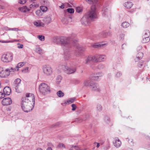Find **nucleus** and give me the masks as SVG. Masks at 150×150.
<instances>
[{
    "label": "nucleus",
    "mask_w": 150,
    "mask_h": 150,
    "mask_svg": "<svg viewBox=\"0 0 150 150\" xmlns=\"http://www.w3.org/2000/svg\"><path fill=\"white\" fill-rule=\"evenodd\" d=\"M122 75V73L120 71H117L115 74V77L118 78L120 77Z\"/></svg>",
    "instance_id": "obj_44"
},
{
    "label": "nucleus",
    "mask_w": 150,
    "mask_h": 150,
    "mask_svg": "<svg viewBox=\"0 0 150 150\" xmlns=\"http://www.w3.org/2000/svg\"><path fill=\"white\" fill-rule=\"evenodd\" d=\"M26 0H19V3L21 4H23L26 3Z\"/></svg>",
    "instance_id": "obj_54"
},
{
    "label": "nucleus",
    "mask_w": 150,
    "mask_h": 150,
    "mask_svg": "<svg viewBox=\"0 0 150 150\" xmlns=\"http://www.w3.org/2000/svg\"><path fill=\"white\" fill-rule=\"evenodd\" d=\"M70 150H82L79 147L76 146H72Z\"/></svg>",
    "instance_id": "obj_41"
},
{
    "label": "nucleus",
    "mask_w": 150,
    "mask_h": 150,
    "mask_svg": "<svg viewBox=\"0 0 150 150\" xmlns=\"http://www.w3.org/2000/svg\"><path fill=\"white\" fill-rule=\"evenodd\" d=\"M36 14L38 16H40L41 15V13L40 10H37L35 12Z\"/></svg>",
    "instance_id": "obj_51"
},
{
    "label": "nucleus",
    "mask_w": 150,
    "mask_h": 150,
    "mask_svg": "<svg viewBox=\"0 0 150 150\" xmlns=\"http://www.w3.org/2000/svg\"><path fill=\"white\" fill-rule=\"evenodd\" d=\"M47 150H52V149L51 148L49 147L47 148Z\"/></svg>",
    "instance_id": "obj_64"
},
{
    "label": "nucleus",
    "mask_w": 150,
    "mask_h": 150,
    "mask_svg": "<svg viewBox=\"0 0 150 150\" xmlns=\"http://www.w3.org/2000/svg\"><path fill=\"white\" fill-rule=\"evenodd\" d=\"M125 34L121 33H120L118 36V37L120 40H123L124 38Z\"/></svg>",
    "instance_id": "obj_40"
},
{
    "label": "nucleus",
    "mask_w": 150,
    "mask_h": 150,
    "mask_svg": "<svg viewBox=\"0 0 150 150\" xmlns=\"http://www.w3.org/2000/svg\"><path fill=\"white\" fill-rule=\"evenodd\" d=\"M34 25L36 27H43L44 24L42 23L40 21H35L33 22Z\"/></svg>",
    "instance_id": "obj_25"
},
{
    "label": "nucleus",
    "mask_w": 150,
    "mask_h": 150,
    "mask_svg": "<svg viewBox=\"0 0 150 150\" xmlns=\"http://www.w3.org/2000/svg\"><path fill=\"white\" fill-rule=\"evenodd\" d=\"M93 9L91 8V10L88 13L86 14V15L88 16V17L91 20H93V19H96L97 18V15L94 7H93Z\"/></svg>",
    "instance_id": "obj_8"
},
{
    "label": "nucleus",
    "mask_w": 150,
    "mask_h": 150,
    "mask_svg": "<svg viewBox=\"0 0 150 150\" xmlns=\"http://www.w3.org/2000/svg\"><path fill=\"white\" fill-rule=\"evenodd\" d=\"M22 100L21 107L24 112H28L33 110L35 102L34 94L27 93L25 94V96L22 98Z\"/></svg>",
    "instance_id": "obj_1"
},
{
    "label": "nucleus",
    "mask_w": 150,
    "mask_h": 150,
    "mask_svg": "<svg viewBox=\"0 0 150 150\" xmlns=\"http://www.w3.org/2000/svg\"><path fill=\"white\" fill-rule=\"evenodd\" d=\"M59 40H60V38L57 36L54 37L53 38V42L57 44H58L59 43Z\"/></svg>",
    "instance_id": "obj_38"
},
{
    "label": "nucleus",
    "mask_w": 150,
    "mask_h": 150,
    "mask_svg": "<svg viewBox=\"0 0 150 150\" xmlns=\"http://www.w3.org/2000/svg\"><path fill=\"white\" fill-rule=\"evenodd\" d=\"M51 18L50 16H48L45 17L43 19V21L46 24H48L51 22Z\"/></svg>",
    "instance_id": "obj_21"
},
{
    "label": "nucleus",
    "mask_w": 150,
    "mask_h": 150,
    "mask_svg": "<svg viewBox=\"0 0 150 150\" xmlns=\"http://www.w3.org/2000/svg\"><path fill=\"white\" fill-rule=\"evenodd\" d=\"M16 71L15 68L9 67L6 69L4 68L0 67V77L2 78H6L12 72H14Z\"/></svg>",
    "instance_id": "obj_3"
},
{
    "label": "nucleus",
    "mask_w": 150,
    "mask_h": 150,
    "mask_svg": "<svg viewBox=\"0 0 150 150\" xmlns=\"http://www.w3.org/2000/svg\"><path fill=\"white\" fill-rule=\"evenodd\" d=\"M91 20L88 17V16L85 15L81 18V21L82 24L85 25H88L91 23Z\"/></svg>",
    "instance_id": "obj_10"
},
{
    "label": "nucleus",
    "mask_w": 150,
    "mask_h": 150,
    "mask_svg": "<svg viewBox=\"0 0 150 150\" xmlns=\"http://www.w3.org/2000/svg\"><path fill=\"white\" fill-rule=\"evenodd\" d=\"M57 94L59 97L60 98L63 97L64 95V93L61 91H59L57 92Z\"/></svg>",
    "instance_id": "obj_39"
},
{
    "label": "nucleus",
    "mask_w": 150,
    "mask_h": 150,
    "mask_svg": "<svg viewBox=\"0 0 150 150\" xmlns=\"http://www.w3.org/2000/svg\"><path fill=\"white\" fill-rule=\"evenodd\" d=\"M67 11L70 13H74V10L72 8H68L67 9Z\"/></svg>",
    "instance_id": "obj_48"
},
{
    "label": "nucleus",
    "mask_w": 150,
    "mask_h": 150,
    "mask_svg": "<svg viewBox=\"0 0 150 150\" xmlns=\"http://www.w3.org/2000/svg\"><path fill=\"white\" fill-rule=\"evenodd\" d=\"M129 23L127 22H124L122 24V26L124 28H127L129 26Z\"/></svg>",
    "instance_id": "obj_36"
},
{
    "label": "nucleus",
    "mask_w": 150,
    "mask_h": 150,
    "mask_svg": "<svg viewBox=\"0 0 150 150\" xmlns=\"http://www.w3.org/2000/svg\"><path fill=\"white\" fill-rule=\"evenodd\" d=\"M13 56L12 54L8 53L3 54L1 57V60L4 62H8L12 61Z\"/></svg>",
    "instance_id": "obj_7"
},
{
    "label": "nucleus",
    "mask_w": 150,
    "mask_h": 150,
    "mask_svg": "<svg viewBox=\"0 0 150 150\" xmlns=\"http://www.w3.org/2000/svg\"><path fill=\"white\" fill-rule=\"evenodd\" d=\"M18 41V40H14V41H2L1 42L3 43H8L10 42H12L13 41Z\"/></svg>",
    "instance_id": "obj_57"
},
{
    "label": "nucleus",
    "mask_w": 150,
    "mask_h": 150,
    "mask_svg": "<svg viewBox=\"0 0 150 150\" xmlns=\"http://www.w3.org/2000/svg\"><path fill=\"white\" fill-rule=\"evenodd\" d=\"M111 35V33L110 31H108V32H103L100 33L98 34V37L102 38H104L107 37L108 36H110Z\"/></svg>",
    "instance_id": "obj_17"
},
{
    "label": "nucleus",
    "mask_w": 150,
    "mask_h": 150,
    "mask_svg": "<svg viewBox=\"0 0 150 150\" xmlns=\"http://www.w3.org/2000/svg\"><path fill=\"white\" fill-rule=\"evenodd\" d=\"M144 62V61H142L141 62H140L138 64V66L139 67H141L143 65V63Z\"/></svg>",
    "instance_id": "obj_59"
},
{
    "label": "nucleus",
    "mask_w": 150,
    "mask_h": 150,
    "mask_svg": "<svg viewBox=\"0 0 150 150\" xmlns=\"http://www.w3.org/2000/svg\"><path fill=\"white\" fill-rule=\"evenodd\" d=\"M12 101L9 98H5L2 101V103L4 105H8L12 103Z\"/></svg>",
    "instance_id": "obj_13"
},
{
    "label": "nucleus",
    "mask_w": 150,
    "mask_h": 150,
    "mask_svg": "<svg viewBox=\"0 0 150 150\" xmlns=\"http://www.w3.org/2000/svg\"><path fill=\"white\" fill-rule=\"evenodd\" d=\"M5 30H12L14 31H18L19 29L18 28H10L7 27L6 28Z\"/></svg>",
    "instance_id": "obj_42"
},
{
    "label": "nucleus",
    "mask_w": 150,
    "mask_h": 150,
    "mask_svg": "<svg viewBox=\"0 0 150 150\" xmlns=\"http://www.w3.org/2000/svg\"><path fill=\"white\" fill-rule=\"evenodd\" d=\"M150 35V33L149 30H146L144 32V34L142 36L143 37H149Z\"/></svg>",
    "instance_id": "obj_33"
},
{
    "label": "nucleus",
    "mask_w": 150,
    "mask_h": 150,
    "mask_svg": "<svg viewBox=\"0 0 150 150\" xmlns=\"http://www.w3.org/2000/svg\"><path fill=\"white\" fill-rule=\"evenodd\" d=\"M86 1L90 4H92L93 3L92 0H86Z\"/></svg>",
    "instance_id": "obj_62"
},
{
    "label": "nucleus",
    "mask_w": 150,
    "mask_h": 150,
    "mask_svg": "<svg viewBox=\"0 0 150 150\" xmlns=\"http://www.w3.org/2000/svg\"><path fill=\"white\" fill-rule=\"evenodd\" d=\"M83 50L82 48L80 46L77 47V49L76 50V55L77 57H79L81 54L82 52L83 51Z\"/></svg>",
    "instance_id": "obj_19"
},
{
    "label": "nucleus",
    "mask_w": 150,
    "mask_h": 150,
    "mask_svg": "<svg viewBox=\"0 0 150 150\" xmlns=\"http://www.w3.org/2000/svg\"><path fill=\"white\" fill-rule=\"evenodd\" d=\"M91 57L92 59H91L92 62H98L97 54L93 56H91Z\"/></svg>",
    "instance_id": "obj_37"
},
{
    "label": "nucleus",
    "mask_w": 150,
    "mask_h": 150,
    "mask_svg": "<svg viewBox=\"0 0 150 150\" xmlns=\"http://www.w3.org/2000/svg\"><path fill=\"white\" fill-rule=\"evenodd\" d=\"M42 69L44 74L47 76L50 75L52 73V69L50 66L49 65H43Z\"/></svg>",
    "instance_id": "obj_9"
},
{
    "label": "nucleus",
    "mask_w": 150,
    "mask_h": 150,
    "mask_svg": "<svg viewBox=\"0 0 150 150\" xmlns=\"http://www.w3.org/2000/svg\"><path fill=\"white\" fill-rule=\"evenodd\" d=\"M40 9L43 12H45L47 11L48 9L47 7L44 6H41L40 7Z\"/></svg>",
    "instance_id": "obj_43"
},
{
    "label": "nucleus",
    "mask_w": 150,
    "mask_h": 150,
    "mask_svg": "<svg viewBox=\"0 0 150 150\" xmlns=\"http://www.w3.org/2000/svg\"><path fill=\"white\" fill-rule=\"evenodd\" d=\"M5 95L4 93H3L1 92H0V98H4Z\"/></svg>",
    "instance_id": "obj_55"
},
{
    "label": "nucleus",
    "mask_w": 150,
    "mask_h": 150,
    "mask_svg": "<svg viewBox=\"0 0 150 150\" xmlns=\"http://www.w3.org/2000/svg\"><path fill=\"white\" fill-rule=\"evenodd\" d=\"M76 34H74V33H72L71 34V36L69 38L70 39V38L73 39L74 38H75L76 37Z\"/></svg>",
    "instance_id": "obj_58"
},
{
    "label": "nucleus",
    "mask_w": 150,
    "mask_h": 150,
    "mask_svg": "<svg viewBox=\"0 0 150 150\" xmlns=\"http://www.w3.org/2000/svg\"><path fill=\"white\" fill-rule=\"evenodd\" d=\"M39 6V4L36 3L35 2H33L29 6V8L30 9H34Z\"/></svg>",
    "instance_id": "obj_28"
},
{
    "label": "nucleus",
    "mask_w": 150,
    "mask_h": 150,
    "mask_svg": "<svg viewBox=\"0 0 150 150\" xmlns=\"http://www.w3.org/2000/svg\"><path fill=\"white\" fill-rule=\"evenodd\" d=\"M38 38L41 41H43L45 40V37L43 35H38Z\"/></svg>",
    "instance_id": "obj_46"
},
{
    "label": "nucleus",
    "mask_w": 150,
    "mask_h": 150,
    "mask_svg": "<svg viewBox=\"0 0 150 150\" xmlns=\"http://www.w3.org/2000/svg\"><path fill=\"white\" fill-rule=\"evenodd\" d=\"M24 64V62H21L18 64L17 66L15 68L16 70L17 69V71H18V68H21L23 67Z\"/></svg>",
    "instance_id": "obj_34"
},
{
    "label": "nucleus",
    "mask_w": 150,
    "mask_h": 150,
    "mask_svg": "<svg viewBox=\"0 0 150 150\" xmlns=\"http://www.w3.org/2000/svg\"><path fill=\"white\" fill-rule=\"evenodd\" d=\"M90 86L91 87V90L92 91L99 92L100 91L98 85L96 83H91Z\"/></svg>",
    "instance_id": "obj_12"
},
{
    "label": "nucleus",
    "mask_w": 150,
    "mask_h": 150,
    "mask_svg": "<svg viewBox=\"0 0 150 150\" xmlns=\"http://www.w3.org/2000/svg\"><path fill=\"white\" fill-rule=\"evenodd\" d=\"M105 67V66L104 64H100L98 65V68L100 69H103Z\"/></svg>",
    "instance_id": "obj_49"
},
{
    "label": "nucleus",
    "mask_w": 150,
    "mask_h": 150,
    "mask_svg": "<svg viewBox=\"0 0 150 150\" xmlns=\"http://www.w3.org/2000/svg\"><path fill=\"white\" fill-rule=\"evenodd\" d=\"M28 67H27L24 69L23 70H22V72L26 73L28 71Z\"/></svg>",
    "instance_id": "obj_52"
},
{
    "label": "nucleus",
    "mask_w": 150,
    "mask_h": 150,
    "mask_svg": "<svg viewBox=\"0 0 150 150\" xmlns=\"http://www.w3.org/2000/svg\"><path fill=\"white\" fill-rule=\"evenodd\" d=\"M91 56H89L85 58V63L86 64H88L91 61Z\"/></svg>",
    "instance_id": "obj_35"
},
{
    "label": "nucleus",
    "mask_w": 150,
    "mask_h": 150,
    "mask_svg": "<svg viewBox=\"0 0 150 150\" xmlns=\"http://www.w3.org/2000/svg\"><path fill=\"white\" fill-rule=\"evenodd\" d=\"M105 121L107 122H109L110 121L109 119L107 117H105Z\"/></svg>",
    "instance_id": "obj_63"
},
{
    "label": "nucleus",
    "mask_w": 150,
    "mask_h": 150,
    "mask_svg": "<svg viewBox=\"0 0 150 150\" xmlns=\"http://www.w3.org/2000/svg\"><path fill=\"white\" fill-rule=\"evenodd\" d=\"M128 142L132 144H134V142H133V140L132 139H129L128 140Z\"/></svg>",
    "instance_id": "obj_61"
},
{
    "label": "nucleus",
    "mask_w": 150,
    "mask_h": 150,
    "mask_svg": "<svg viewBox=\"0 0 150 150\" xmlns=\"http://www.w3.org/2000/svg\"><path fill=\"white\" fill-rule=\"evenodd\" d=\"M17 45H18L17 47L18 48H19V49L22 48L23 47V45L22 44L18 43Z\"/></svg>",
    "instance_id": "obj_56"
},
{
    "label": "nucleus",
    "mask_w": 150,
    "mask_h": 150,
    "mask_svg": "<svg viewBox=\"0 0 150 150\" xmlns=\"http://www.w3.org/2000/svg\"><path fill=\"white\" fill-rule=\"evenodd\" d=\"M18 9L20 11L23 12L28 11L30 10L29 8H27L26 6H24L22 7L19 8Z\"/></svg>",
    "instance_id": "obj_27"
},
{
    "label": "nucleus",
    "mask_w": 150,
    "mask_h": 150,
    "mask_svg": "<svg viewBox=\"0 0 150 150\" xmlns=\"http://www.w3.org/2000/svg\"><path fill=\"white\" fill-rule=\"evenodd\" d=\"M150 40L149 37H143L142 42L143 43H146L149 42Z\"/></svg>",
    "instance_id": "obj_30"
},
{
    "label": "nucleus",
    "mask_w": 150,
    "mask_h": 150,
    "mask_svg": "<svg viewBox=\"0 0 150 150\" xmlns=\"http://www.w3.org/2000/svg\"><path fill=\"white\" fill-rule=\"evenodd\" d=\"M103 16L105 17H108L110 16V10L106 8H103L102 11Z\"/></svg>",
    "instance_id": "obj_11"
},
{
    "label": "nucleus",
    "mask_w": 150,
    "mask_h": 150,
    "mask_svg": "<svg viewBox=\"0 0 150 150\" xmlns=\"http://www.w3.org/2000/svg\"><path fill=\"white\" fill-rule=\"evenodd\" d=\"M71 18L70 17L65 16L62 19V21L64 24H67L69 22V21L70 20H71Z\"/></svg>",
    "instance_id": "obj_22"
},
{
    "label": "nucleus",
    "mask_w": 150,
    "mask_h": 150,
    "mask_svg": "<svg viewBox=\"0 0 150 150\" xmlns=\"http://www.w3.org/2000/svg\"><path fill=\"white\" fill-rule=\"evenodd\" d=\"M114 146L117 148L120 147L122 144L121 142L117 137H115L114 139V141L113 142Z\"/></svg>",
    "instance_id": "obj_14"
},
{
    "label": "nucleus",
    "mask_w": 150,
    "mask_h": 150,
    "mask_svg": "<svg viewBox=\"0 0 150 150\" xmlns=\"http://www.w3.org/2000/svg\"><path fill=\"white\" fill-rule=\"evenodd\" d=\"M40 92L42 94L45 95L50 91V88L45 83H41L39 86Z\"/></svg>",
    "instance_id": "obj_4"
},
{
    "label": "nucleus",
    "mask_w": 150,
    "mask_h": 150,
    "mask_svg": "<svg viewBox=\"0 0 150 150\" xmlns=\"http://www.w3.org/2000/svg\"><path fill=\"white\" fill-rule=\"evenodd\" d=\"M21 80L19 79H17L14 81L13 84V87L14 88L16 92L19 93L22 91L21 88Z\"/></svg>",
    "instance_id": "obj_5"
},
{
    "label": "nucleus",
    "mask_w": 150,
    "mask_h": 150,
    "mask_svg": "<svg viewBox=\"0 0 150 150\" xmlns=\"http://www.w3.org/2000/svg\"><path fill=\"white\" fill-rule=\"evenodd\" d=\"M35 51L37 53L40 54H42L43 53L42 50L39 46L36 47Z\"/></svg>",
    "instance_id": "obj_29"
},
{
    "label": "nucleus",
    "mask_w": 150,
    "mask_h": 150,
    "mask_svg": "<svg viewBox=\"0 0 150 150\" xmlns=\"http://www.w3.org/2000/svg\"><path fill=\"white\" fill-rule=\"evenodd\" d=\"M60 40L64 51V58L66 60H68L70 58L71 56L70 38L69 37H61L60 38Z\"/></svg>",
    "instance_id": "obj_2"
},
{
    "label": "nucleus",
    "mask_w": 150,
    "mask_h": 150,
    "mask_svg": "<svg viewBox=\"0 0 150 150\" xmlns=\"http://www.w3.org/2000/svg\"><path fill=\"white\" fill-rule=\"evenodd\" d=\"M103 75V74L101 73H94L93 76V79L96 81L99 80L100 78Z\"/></svg>",
    "instance_id": "obj_15"
},
{
    "label": "nucleus",
    "mask_w": 150,
    "mask_h": 150,
    "mask_svg": "<svg viewBox=\"0 0 150 150\" xmlns=\"http://www.w3.org/2000/svg\"><path fill=\"white\" fill-rule=\"evenodd\" d=\"M62 77L60 76H58L56 79V83L57 84H59L61 83L62 80Z\"/></svg>",
    "instance_id": "obj_32"
},
{
    "label": "nucleus",
    "mask_w": 150,
    "mask_h": 150,
    "mask_svg": "<svg viewBox=\"0 0 150 150\" xmlns=\"http://www.w3.org/2000/svg\"><path fill=\"white\" fill-rule=\"evenodd\" d=\"M75 97H73L68 99L67 101H65L64 103H61L63 106L67 104H69L73 103L76 100Z\"/></svg>",
    "instance_id": "obj_16"
},
{
    "label": "nucleus",
    "mask_w": 150,
    "mask_h": 150,
    "mask_svg": "<svg viewBox=\"0 0 150 150\" xmlns=\"http://www.w3.org/2000/svg\"><path fill=\"white\" fill-rule=\"evenodd\" d=\"M11 92V89L8 87H6L4 88L3 92L5 95H9Z\"/></svg>",
    "instance_id": "obj_23"
},
{
    "label": "nucleus",
    "mask_w": 150,
    "mask_h": 150,
    "mask_svg": "<svg viewBox=\"0 0 150 150\" xmlns=\"http://www.w3.org/2000/svg\"><path fill=\"white\" fill-rule=\"evenodd\" d=\"M132 3L130 1H127L124 3V6L127 8H131L133 6Z\"/></svg>",
    "instance_id": "obj_26"
},
{
    "label": "nucleus",
    "mask_w": 150,
    "mask_h": 150,
    "mask_svg": "<svg viewBox=\"0 0 150 150\" xmlns=\"http://www.w3.org/2000/svg\"><path fill=\"white\" fill-rule=\"evenodd\" d=\"M59 67L62 69L64 72L68 74H70L75 72L76 69L74 67H68L65 66V65H60L59 66Z\"/></svg>",
    "instance_id": "obj_6"
},
{
    "label": "nucleus",
    "mask_w": 150,
    "mask_h": 150,
    "mask_svg": "<svg viewBox=\"0 0 150 150\" xmlns=\"http://www.w3.org/2000/svg\"><path fill=\"white\" fill-rule=\"evenodd\" d=\"M76 11L78 13H80L82 11V9L81 7H78L76 8Z\"/></svg>",
    "instance_id": "obj_47"
},
{
    "label": "nucleus",
    "mask_w": 150,
    "mask_h": 150,
    "mask_svg": "<svg viewBox=\"0 0 150 150\" xmlns=\"http://www.w3.org/2000/svg\"><path fill=\"white\" fill-rule=\"evenodd\" d=\"M57 147L59 148L65 147L64 145L62 143L59 144L58 145Z\"/></svg>",
    "instance_id": "obj_53"
},
{
    "label": "nucleus",
    "mask_w": 150,
    "mask_h": 150,
    "mask_svg": "<svg viewBox=\"0 0 150 150\" xmlns=\"http://www.w3.org/2000/svg\"><path fill=\"white\" fill-rule=\"evenodd\" d=\"M143 56V54L142 52H139L137 55L136 57L134 59L135 62H137L138 60L142 59Z\"/></svg>",
    "instance_id": "obj_24"
},
{
    "label": "nucleus",
    "mask_w": 150,
    "mask_h": 150,
    "mask_svg": "<svg viewBox=\"0 0 150 150\" xmlns=\"http://www.w3.org/2000/svg\"><path fill=\"white\" fill-rule=\"evenodd\" d=\"M142 46L139 45L138 46L137 48V51H139L142 49Z\"/></svg>",
    "instance_id": "obj_60"
},
{
    "label": "nucleus",
    "mask_w": 150,
    "mask_h": 150,
    "mask_svg": "<svg viewBox=\"0 0 150 150\" xmlns=\"http://www.w3.org/2000/svg\"><path fill=\"white\" fill-rule=\"evenodd\" d=\"M107 43L100 44L99 43H96L93 44L92 46L93 47L96 48H99L101 47H104L105 46L107 45Z\"/></svg>",
    "instance_id": "obj_18"
},
{
    "label": "nucleus",
    "mask_w": 150,
    "mask_h": 150,
    "mask_svg": "<svg viewBox=\"0 0 150 150\" xmlns=\"http://www.w3.org/2000/svg\"><path fill=\"white\" fill-rule=\"evenodd\" d=\"M98 62L104 61L105 59V55L97 54Z\"/></svg>",
    "instance_id": "obj_20"
},
{
    "label": "nucleus",
    "mask_w": 150,
    "mask_h": 150,
    "mask_svg": "<svg viewBox=\"0 0 150 150\" xmlns=\"http://www.w3.org/2000/svg\"><path fill=\"white\" fill-rule=\"evenodd\" d=\"M96 109L98 112H100L102 110V107L100 105L98 104L97 106Z\"/></svg>",
    "instance_id": "obj_45"
},
{
    "label": "nucleus",
    "mask_w": 150,
    "mask_h": 150,
    "mask_svg": "<svg viewBox=\"0 0 150 150\" xmlns=\"http://www.w3.org/2000/svg\"><path fill=\"white\" fill-rule=\"evenodd\" d=\"M71 107H72V111L75 110L76 108V105L74 104H73L71 105Z\"/></svg>",
    "instance_id": "obj_50"
},
{
    "label": "nucleus",
    "mask_w": 150,
    "mask_h": 150,
    "mask_svg": "<svg viewBox=\"0 0 150 150\" xmlns=\"http://www.w3.org/2000/svg\"><path fill=\"white\" fill-rule=\"evenodd\" d=\"M91 83H93V82L90 80H86L84 82V86H90V84Z\"/></svg>",
    "instance_id": "obj_31"
}]
</instances>
